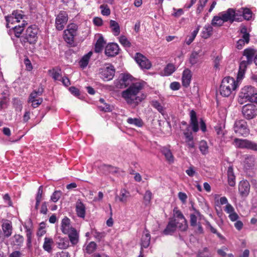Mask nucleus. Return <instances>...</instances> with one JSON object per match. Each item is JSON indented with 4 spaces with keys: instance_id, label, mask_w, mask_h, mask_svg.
<instances>
[{
    "instance_id": "f257e3e1",
    "label": "nucleus",
    "mask_w": 257,
    "mask_h": 257,
    "mask_svg": "<svg viewBox=\"0 0 257 257\" xmlns=\"http://www.w3.org/2000/svg\"><path fill=\"white\" fill-rule=\"evenodd\" d=\"M133 77L128 74H120L114 81V85L116 88L128 87L121 93L122 97L128 104L136 106L146 96L145 94L138 95L140 92L144 88L146 82L143 81L133 82Z\"/></svg>"
},
{
    "instance_id": "f03ea898",
    "label": "nucleus",
    "mask_w": 257,
    "mask_h": 257,
    "mask_svg": "<svg viewBox=\"0 0 257 257\" xmlns=\"http://www.w3.org/2000/svg\"><path fill=\"white\" fill-rule=\"evenodd\" d=\"M237 83L230 77H226L223 79L220 86L219 91L221 95L224 97L229 96L232 92L235 90Z\"/></svg>"
},
{
    "instance_id": "7ed1b4c3",
    "label": "nucleus",
    "mask_w": 257,
    "mask_h": 257,
    "mask_svg": "<svg viewBox=\"0 0 257 257\" xmlns=\"http://www.w3.org/2000/svg\"><path fill=\"white\" fill-rule=\"evenodd\" d=\"M233 129L235 133L239 136L246 137L249 134V129L247 122L244 119L236 120Z\"/></svg>"
},
{
    "instance_id": "20e7f679",
    "label": "nucleus",
    "mask_w": 257,
    "mask_h": 257,
    "mask_svg": "<svg viewBox=\"0 0 257 257\" xmlns=\"http://www.w3.org/2000/svg\"><path fill=\"white\" fill-rule=\"evenodd\" d=\"M78 26L75 24H70L68 25L67 29L64 31V39L69 44L74 42V38L77 35Z\"/></svg>"
},
{
    "instance_id": "39448f33",
    "label": "nucleus",
    "mask_w": 257,
    "mask_h": 257,
    "mask_svg": "<svg viewBox=\"0 0 257 257\" xmlns=\"http://www.w3.org/2000/svg\"><path fill=\"white\" fill-rule=\"evenodd\" d=\"M242 113L244 118L249 120L257 115L256 107L253 104H247L242 107Z\"/></svg>"
},
{
    "instance_id": "423d86ee",
    "label": "nucleus",
    "mask_w": 257,
    "mask_h": 257,
    "mask_svg": "<svg viewBox=\"0 0 257 257\" xmlns=\"http://www.w3.org/2000/svg\"><path fill=\"white\" fill-rule=\"evenodd\" d=\"M115 74V69L112 65H108L99 69V74L100 77L104 81L111 80Z\"/></svg>"
},
{
    "instance_id": "0eeeda50",
    "label": "nucleus",
    "mask_w": 257,
    "mask_h": 257,
    "mask_svg": "<svg viewBox=\"0 0 257 257\" xmlns=\"http://www.w3.org/2000/svg\"><path fill=\"white\" fill-rule=\"evenodd\" d=\"M38 29L35 25L29 27L25 34V38L30 43H35L37 40Z\"/></svg>"
},
{
    "instance_id": "6e6552de",
    "label": "nucleus",
    "mask_w": 257,
    "mask_h": 257,
    "mask_svg": "<svg viewBox=\"0 0 257 257\" xmlns=\"http://www.w3.org/2000/svg\"><path fill=\"white\" fill-rule=\"evenodd\" d=\"M68 21V15L65 11H61L57 16L55 20L56 28L58 31H61L64 28Z\"/></svg>"
},
{
    "instance_id": "1a4fd4ad",
    "label": "nucleus",
    "mask_w": 257,
    "mask_h": 257,
    "mask_svg": "<svg viewBox=\"0 0 257 257\" xmlns=\"http://www.w3.org/2000/svg\"><path fill=\"white\" fill-rule=\"evenodd\" d=\"M21 12V11H14L11 15L6 17L7 28H11V25H14L20 22V20L23 19L24 17Z\"/></svg>"
},
{
    "instance_id": "9d476101",
    "label": "nucleus",
    "mask_w": 257,
    "mask_h": 257,
    "mask_svg": "<svg viewBox=\"0 0 257 257\" xmlns=\"http://www.w3.org/2000/svg\"><path fill=\"white\" fill-rule=\"evenodd\" d=\"M135 60L142 69H149L152 66L149 60L144 55L140 53H137Z\"/></svg>"
},
{
    "instance_id": "9b49d317",
    "label": "nucleus",
    "mask_w": 257,
    "mask_h": 257,
    "mask_svg": "<svg viewBox=\"0 0 257 257\" xmlns=\"http://www.w3.org/2000/svg\"><path fill=\"white\" fill-rule=\"evenodd\" d=\"M255 88L251 86H245L241 89L239 97L242 99L249 100L252 95L254 94Z\"/></svg>"
},
{
    "instance_id": "f8f14e48",
    "label": "nucleus",
    "mask_w": 257,
    "mask_h": 257,
    "mask_svg": "<svg viewBox=\"0 0 257 257\" xmlns=\"http://www.w3.org/2000/svg\"><path fill=\"white\" fill-rule=\"evenodd\" d=\"M250 184L246 180L241 181L238 185V191L242 197H246L249 193Z\"/></svg>"
},
{
    "instance_id": "ddd939ff",
    "label": "nucleus",
    "mask_w": 257,
    "mask_h": 257,
    "mask_svg": "<svg viewBox=\"0 0 257 257\" xmlns=\"http://www.w3.org/2000/svg\"><path fill=\"white\" fill-rule=\"evenodd\" d=\"M223 21L225 22H233L235 20V17L238 16V13L232 9H229L227 11L219 14Z\"/></svg>"
},
{
    "instance_id": "4468645a",
    "label": "nucleus",
    "mask_w": 257,
    "mask_h": 257,
    "mask_svg": "<svg viewBox=\"0 0 257 257\" xmlns=\"http://www.w3.org/2000/svg\"><path fill=\"white\" fill-rule=\"evenodd\" d=\"M119 47L116 43L108 44L105 47V54L109 57H113L118 54Z\"/></svg>"
},
{
    "instance_id": "2eb2a0df",
    "label": "nucleus",
    "mask_w": 257,
    "mask_h": 257,
    "mask_svg": "<svg viewBox=\"0 0 257 257\" xmlns=\"http://www.w3.org/2000/svg\"><path fill=\"white\" fill-rule=\"evenodd\" d=\"M75 228L71 225V221L67 217H65L61 221V229L62 232L66 234L68 233L71 230Z\"/></svg>"
},
{
    "instance_id": "dca6fc26",
    "label": "nucleus",
    "mask_w": 257,
    "mask_h": 257,
    "mask_svg": "<svg viewBox=\"0 0 257 257\" xmlns=\"http://www.w3.org/2000/svg\"><path fill=\"white\" fill-rule=\"evenodd\" d=\"M190 126L192 127V131L196 133L199 130L198 122L196 112L192 110L190 112Z\"/></svg>"
},
{
    "instance_id": "f3484780",
    "label": "nucleus",
    "mask_w": 257,
    "mask_h": 257,
    "mask_svg": "<svg viewBox=\"0 0 257 257\" xmlns=\"http://www.w3.org/2000/svg\"><path fill=\"white\" fill-rule=\"evenodd\" d=\"M250 64L251 63L246 60H242L240 62L237 76V81H240L243 78L247 66Z\"/></svg>"
},
{
    "instance_id": "a211bd4d",
    "label": "nucleus",
    "mask_w": 257,
    "mask_h": 257,
    "mask_svg": "<svg viewBox=\"0 0 257 257\" xmlns=\"http://www.w3.org/2000/svg\"><path fill=\"white\" fill-rule=\"evenodd\" d=\"M255 165V157L253 156L246 155L245 157L243 166L246 170L253 169Z\"/></svg>"
},
{
    "instance_id": "6ab92c4d",
    "label": "nucleus",
    "mask_w": 257,
    "mask_h": 257,
    "mask_svg": "<svg viewBox=\"0 0 257 257\" xmlns=\"http://www.w3.org/2000/svg\"><path fill=\"white\" fill-rule=\"evenodd\" d=\"M151 235L149 231L145 229L141 237V250L143 251V248H146L149 247L150 244Z\"/></svg>"
},
{
    "instance_id": "aec40b11",
    "label": "nucleus",
    "mask_w": 257,
    "mask_h": 257,
    "mask_svg": "<svg viewBox=\"0 0 257 257\" xmlns=\"http://www.w3.org/2000/svg\"><path fill=\"white\" fill-rule=\"evenodd\" d=\"M130 197V192L124 189H122L120 191L119 195H116L115 196V200L116 201H119L121 203L125 204Z\"/></svg>"
},
{
    "instance_id": "412c9836",
    "label": "nucleus",
    "mask_w": 257,
    "mask_h": 257,
    "mask_svg": "<svg viewBox=\"0 0 257 257\" xmlns=\"http://www.w3.org/2000/svg\"><path fill=\"white\" fill-rule=\"evenodd\" d=\"M192 74L191 71L188 69H185L183 72L182 81V85L185 87H188L191 82Z\"/></svg>"
},
{
    "instance_id": "4be33fe9",
    "label": "nucleus",
    "mask_w": 257,
    "mask_h": 257,
    "mask_svg": "<svg viewBox=\"0 0 257 257\" xmlns=\"http://www.w3.org/2000/svg\"><path fill=\"white\" fill-rule=\"evenodd\" d=\"M75 207L77 216L84 218L85 216V206L84 204L78 200L76 203Z\"/></svg>"
},
{
    "instance_id": "5701e85b",
    "label": "nucleus",
    "mask_w": 257,
    "mask_h": 257,
    "mask_svg": "<svg viewBox=\"0 0 257 257\" xmlns=\"http://www.w3.org/2000/svg\"><path fill=\"white\" fill-rule=\"evenodd\" d=\"M2 229L6 237H10L12 234L13 227L12 222L7 221L2 224Z\"/></svg>"
},
{
    "instance_id": "b1692460",
    "label": "nucleus",
    "mask_w": 257,
    "mask_h": 257,
    "mask_svg": "<svg viewBox=\"0 0 257 257\" xmlns=\"http://www.w3.org/2000/svg\"><path fill=\"white\" fill-rule=\"evenodd\" d=\"M176 229V220L173 219L170 220L166 228L163 231V233L165 235L172 234Z\"/></svg>"
},
{
    "instance_id": "393cba45",
    "label": "nucleus",
    "mask_w": 257,
    "mask_h": 257,
    "mask_svg": "<svg viewBox=\"0 0 257 257\" xmlns=\"http://www.w3.org/2000/svg\"><path fill=\"white\" fill-rule=\"evenodd\" d=\"M228 183L230 186H234L235 185V176L232 166L228 168L227 171Z\"/></svg>"
},
{
    "instance_id": "a878e982",
    "label": "nucleus",
    "mask_w": 257,
    "mask_h": 257,
    "mask_svg": "<svg viewBox=\"0 0 257 257\" xmlns=\"http://www.w3.org/2000/svg\"><path fill=\"white\" fill-rule=\"evenodd\" d=\"M68 235L70 241L73 244H76L79 241V233L75 228L71 230L68 233H67Z\"/></svg>"
},
{
    "instance_id": "bb28decb",
    "label": "nucleus",
    "mask_w": 257,
    "mask_h": 257,
    "mask_svg": "<svg viewBox=\"0 0 257 257\" xmlns=\"http://www.w3.org/2000/svg\"><path fill=\"white\" fill-rule=\"evenodd\" d=\"M238 16H242L244 19L249 20L252 17L251 11L247 8H241L237 11Z\"/></svg>"
},
{
    "instance_id": "cd10ccee",
    "label": "nucleus",
    "mask_w": 257,
    "mask_h": 257,
    "mask_svg": "<svg viewBox=\"0 0 257 257\" xmlns=\"http://www.w3.org/2000/svg\"><path fill=\"white\" fill-rule=\"evenodd\" d=\"M100 170L105 175L113 174L117 172V169L115 167L105 164L102 165L100 166Z\"/></svg>"
},
{
    "instance_id": "c85d7f7f",
    "label": "nucleus",
    "mask_w": 257,
    "mask_h": 257,
    "mask_svg": "<svg viewBox=\"0 0 257 257\" xmlns=\"http://www.w3.org/2000/svg\"><path fill=\"white\" fill-rule=\"evenodd\" d=\"M49 73L54 80H61V70L59 68L56 67L52 70H49Z\"/></svg>"
},
{
    "instance_id": "c756f323",
    "label": "nucleus",
    "mask_w": 257,
    "mask_h": 257,
    "mask_svg": "<svg viewBox=\"0 0 257 257\" xmlns=\"http://www.w3.org/2000/svg\"><path fill=\"white\" fill-rule=\"evenodd\" d=\"M212 31L213 28L212 26L209 24L206 25L203 28L202 37L204 39L208 38L212 35Z\"/></svg>"
},
{
    "instance_id": "7c9ffc66",
    "label": "nucleus",
    "mask_w": 257,
    "mask_h": 257,
    "mask_svg": "<svg viewBox=\"0 0 257 257\" xmlns=\"http://www.w3.org/2000/svg\"><path fill=\"white\" fill-rule=\"evenodd\" d=\"M109 26L113 34L115 36H118L120 33V27L118 23L114 20H110Z\"/></svg>"
},
{
    "instance_id": "2f4dec72",
    "label": "nucleus",
    "mask_w": 257,
    "mask_h": 257,
    "mask_svg": "<svg viewBox=\"0 0 257 257\" xmlns=\"http://www.w3.org/2000/svg\"><path fill=\"white\" fill-rule=\"evenodd\" d=\"M255 53V51L254 49L248 48L244 50L243 55L246 57V60L251 63Z\"/></svg>"
},
{
    "instance_id": "473e14b6",
    "label": "nucleus",
    "mask_w": 257,
    "mask_h": 257,
    "mask_svg": "<svg viewBox=\"0 0 257 257\" xmlns=\"http://www.w3.org/2000/svg\"><path fill=\"white\" fill-rule=\"evenodd\" d=\"M201 51L200 50L198 51H193L191 53L189 61L192 65L197 64L199 61V57L202 55Z\"/></svg>"
},
{
    "instance_id": "72a5a7b5",
    "label": "nucleus",
    "mask_w": 257,
    "mask_h": 257,
    "mask_svg": "<svg viewBox=\"0 0 257 257\" xmlns=\"http://www.w3.org/2000/svg\"><path fill=\"white\" fill-rule=\"evenodd\" d=\"M92 55V52H89L82 57L79 61V65L81 68H84L87 66Z\"/></svg>"
},
{
    "instance_id": "f704fd0d",
    "label": "nucleus",
    "mask_w": 257,
    "mask_h": 257,
    "mask_svg": "<svg viewBox=\"0 0 257 257\" xmlns=\"http://www.w3.org/2000/svg\"><path fill=\"white\" fill-rule=\"evenodd\" d=\"M248 140L246 139H239L235 138L233 144L237 148L240 149H246L247 143Z\"/></svg>"
},
{
    "instance_id": "c9c22d12",
    "label": "nucleus",
    "mask_w": 257,
    "mask_h": 257,
    "mask_svg": "<svg viewBox=\"0 0 257 257\" xmlns=\"http://www.w3.org/2000/svg\"><path fill=\"white\" fill-rule=\"evenodd\" d=\"M27 24L26 22L23 21L21 25H16L14 27H12V28L14 30L15 35L17 37H19L24 30L25 26Z\"/></svg>"
},
{
    "instance_id": "e433bc0d",
    "label": "nucleus",
    "mask_w": 257,
    "mask_h": 257,
    "mask_svg": "<svg viewBox=\"0 0 257 257\" xmlns=\"http://www.w3.org/2000/svg\"><path fill=\"white\" fill-rule=\"evenodd\" d=\"M240 33L241 35L240 39H243L244 42H246V44L248 43L249 41V34L245 26H241L240 27Z\"/></svg>"
},
{
    "instance_id": "4c0bfd02",
    "label": "nucleus",
    "mask_w": 257,
    "mask_h": 257,
    "mask_svg": "<svg viewBox=\"0 0 257 257\" xmlns=\"http://www.w3.org/2000/svg\"><path fill=\"white\" fill-rule=\"evenodd\" d=\"M161 151L169 163H173L174 162V157L169 149L164 147L162 149Z\"/></svg>"
},
{
    "instance_id": "58836bf2",
    "label": "nucleus",
    "mask_w": 257,
    "mask_h": 257,
    "mask_svg": "<svg viewBox=\"0 0 257 257\" xmlns=\"http://www.w3.org/2000/svg\"><path fill=\"white\" fill-rule=\"evenodd\" d=\"M199 148L202 155H205L208 153L209 148L207 143L205 141L202 140L199 142Z\"/></svg>"
},
{
    "instance_id": "ea45409f",
    "label": "nucleus",
    "mask_w": 257,
    "mask_h": 257,
    "mask_svg": "<svg viewBox=\"0 0 257 257\" xmlns=\"http://www.w3.org/2000/svg\"><path fill=\"white\" fill-rule=\"evenodd\" d=\"M53 243L52 239L45 237L43 244V248L45 250L50 252L52 250V244Z\"/></svg>"
},
{
    "instance_id": "a19ab883",
    "label": "nucleus",
    "mask_w": 257,
    "mask_h": 257,
    "mask_svg": "<svg viewBox=\"0 0 257 257\" xmlns=\"http://www.w3.org/2000/svg\"><path fill=\"white\" fill-rule=\"evenodd\" d=\"M57 245L60 249H66L69 246V241L66 238H59Z\"/></svg>"
},
{
    "instance_id": "79ce46f5",
    "label": "nucleus",
    "mask_w": 257,
    "mask_h": 257,
    "mask_svg": "<svg viewBox=\"0 0 257 257\" xmlns=\"http://www.w3.org/2000/svg\"><path fill=\"white\" fill-rule=\"evenodd\" d=\"M105 42L102 37H100L97 40L95 47V51L96 52L99 53L101 52L105 44Z\"/></svg>"
},
{
    "instance_id": "37998d69",
    "label": "nucleus",
    "mask_w": 257,
    "mask_h": 257,
    "mask_svg": "<svg viewBox=\"0 0 257 257\" xmlns=\"http://www.w3.org/2000/svg\"><path fill=\"white\" fill-rule=\"evenodd\" d=\"M176 228L181 231H185L188 228V224L186 219L180 220L179 222H176Z\"/></svg>"
},
{
    "instance_id": "c03bdc74",
    "label": "nucleus",
    "mask_w": 257,
    "mask_h": 257,
    "mask_svg": "<svg viewBox=\"0 0 257 257\" xmlns=\"http://www.w3.org/2000/svg\"><path fill=\"white\" fill-rule=\"evenodd\" d=\"M43 92V88L39 87L37 90H34L30 94L29 101L34 99H38V97L42 95Z\"/></svg>"
},
{
    "instance_id": "a18cd8bd",
    "label": "nucleus",
    "mask_w": 257,
    "mask_h": 257,
    "mask_svg": "<svg viewBox=\"0 0 257 257\" xmlns=\"http://www.w3.org/2000/svg\"><path fill=\"white\" fill-rule=\"evenodd\" d=\"M224 21L221 16H214L212 20L211 25L214 27L221 26L223 25Z\"/></svg>"
},
{
    "instance_id": "49530a36",
    "label": "nucleus",
    "mask_w": 257,
    "mask_h": 257,
    "mask_svg": "<svg viewBox=\"0 0 257 257\" xmlns=\"http://www.w3.org/2000/svg\"><path fill=\"white\" fill-rule=\"evenodd\" d=\"M12 239L13 244L14 245L21 246L24 242V237L19 234L15 235Z\"/></svg>"
},
{
    "instance_id": "de8ad7c7",
    "label": "nucleus",
    "mask_w": 257,
    "mask_h": 257,
    "mask_svg": "<svg viewBox=\"0 0 257 257\" xmlns=\"http://www.w3.org/2000/svg\"><path fill=\"white\" fill-rule=\"evenodd\" d=\"M127 122L131 124H133L135 126L141 127L143 125V121L141 119L137 118H131L129 117L127 119Z\"/></svg>"
},
{
    "instance_id": "09e8293b",
    "label": "nucleus",
    "mask_w": 257,
    "mask_h": 257,
    "mask_svg": "<svg viewBox=\"0 0 257 257\" xmlns=\"http://www.w3.org/2000/svg\"><path fill=\"white\" fill-rule=\"evenodd\" d=\"M176 68L172 64H168L164 69V73L166 75H170L175 71Z\"/></svg>"
},
{
    "instance_id": "8fccbe9b",
    "label": "nucleus",
    "mask_w": 257,
    "mask_h": 257,
    "mask_svg": "<svg viewBox=\"0 0 257 257\" xmlns=\"http://www.w3.org/2000/svg\"><path fill=\"white\" fill-rule=\"evenodd\" d=\"M198 257H212L210 252L207 247H204L202 250L199 251Z\"/></svg>"
},
{
    "instance_id": "3c124183",
    "label": "nucleus",
    "mask_w": 257,
    "mask_h": 257,
    "mask_svg": "<svg viewBox=\"0 0 257 257\" xmlns=\"http://www.w3.org/2000/svg\"><path fill=\"white\" fill-rule=\"evenodd\" d=\"M62 195V192L60 191H55L51 196V200L53 202H57Z\"/></svg>"
},
{
    "instance_id": "603ef678",
    "label": "nucleus",
    "mask_w": 257,
    "mask_h": 257,
    "mask_svg": "<svg viewBox=\"0 0 257 257\" xmlns=\"http://www.w3.org/2000/svg\"><path fill=\"white\" fill-rule=\"evenodd\" d=\"M96 248V244L93 242H90L86 246V252L88 253H92Z\"/></svg>"
},
{
    "instance_id": "864d4df0",
    "label": "nucleus",
    "mask_w": 257,
    "mask_h": 257,
    "mask_svg": "<svg viewBox=\"0 0 257 257\" xmlns=\"http://www.w3.org/2000/svg\"><path fill=\"white\" fill-rule=\"evenodd\" d=\"M119 41L124 47H130L131 46V43L124 36H121L119 38Z\"/></svg>"
},
{
    "instance_id": "5fc2aeb1",
    "label": "nucleus",
    "mask_w": 257,
    "mask_h": 257,
    "mask_svg": "<svg viewBox=\"0 0 257 257\" xmlns=\"http://www.w3.org/2000/svg\"><path fill=\"white\" fill-rule=\"evenodd\" d=\"M101 13L103 16H108L110 14V10L107 5H102L100 6Z\"/></svg>"
},
{
    "instance_id": "6e6d98bb",
    "label": "nucleus",
    "mask_w": 257,
    "mask_h": 257,
    "mask_svg": "<svg viewBox=\"0 0 257 257\" xmlns=\"http://www.w3.org/2000/svg\"><path fill=\"white\" fill-rule=\"evenodd\" d=\"M208 0H199L198 6L196 10L197 14H200L206 5Z\"/></svg>"
},
{
    "instance_id": "4d7b16f0",
    "label": "nucleus",
    "mask_w": 257,
    "mask_h": 257,
    "mask_svg": "<svg viewBox=\"0 0 257 257\" xmlns=\"http://www.w3.org/2000/svg\"><path fill=\"white\" fill-rule=\"evenodd\" d=\"M173 213L174 215L176 217L179 218L181 220L186 219L182 213L177 207L174 208L173 209Z\"/></svg>"
},
{
    "instance_id": "13d9d810",
    "label": "nucleus",
    "mask_w": 257,
    "mask_h": 257,
    "mask_svg": "<svg viewBox=\"0 0 257 257\" xmlns=\"http://www.w3.org/2000/svg\"><path fill=\"white\" fill-rule=\"evenodd\" d=\"M246 149H249V150H252L254 151H257V144L253 142L248 140L247 143Z\"/></svg>"
},
{
    "instance_id": "bf43d9fd",
    "label": "nucleus",
    "mask_w": 257,
    "mask_h": 257,
    "mask_svg": "<svg viewBox=\"0 0 257 257\" xmlns=\"http://www.w3.org/2000/svg\"><path fill=\"white\" fill-rule=\"evenodd\" d=\"M99 101L103 104V106H100V107H101V109L103 111H110L111 110L110 106L108 104L105 103L104 100L103 98H100L99 99Z\"/></svg>"
},
{
    "instance_id": "052dcab7",
    "label": "nucleus",
    "mask_w": 257,
    "mask_h": 257,
    "mask_svg": "<svg viewBox=\"0 0 257 257\" xmlns=\"http://www.w3.org/2000/svg\"><path fill=\"white\" fill-rule=\"evenodd\" d=\"M43 101L42 98H38V99H34L31 101H29V102L32 103V105L34 108L37 107L39 105L41 104Z\"/></svg>"
},
{
    "instance_id": "680f3d73",
    "label": "nucleus",
    "mask_w": 257,
    "mask_h": 257,
    "mask_svg": "<svg viewBox=\"0 0 257 257\" xmlns=\"http://www.w3.org/2000/svg\"><path fill=\"white\" fill-rule=\"evenodd\" d=\"M93 234L94 237L98 240H100L105 236V233L104 232H99L96 230L93 232Z\"/></svg>"
},
{
    "instance_id": "e2e57ef3",
    "label": "nucleus",
    "mask_w": 257,
    "mask_h": 257,
    "mask_svg": "<svg viewBox=\"0 0 257 257\" xmlns=\"http://www.w3.org/2000/svg\"><path fill=\"white\" fill-rule=\"evenodd\" d=\"M173 10L174 11V13L172 14V15L176 18L179 17L184 13L183 10L182 9H179L177 10L175 8H173Z\"/></svg>"
},
{
    "instance_id": "0e129e2a",
    "label": "nucleus",
    "mask_w": 257,
    "mask_h": 257,
    "mask_svg": "<svg viewBox=\"0 0 257 257\" xmlns=\"http://www.w3.org/2000/svg\"><path fill=\"white\" fill-rule=\"evenodd\" d=\"M197 218L196 216L194 214L190 215V225L191 226L194 227L197 225Z\"/></svg>"
},
{
    "instance_id": "69168bd1",
    "label": "nucleus",
    "mask_w": 257,
    "mask_h": 257,
    "mask_svg": "<svg viewBox=\"0 0 257 257\" xmlns=\"http://www.w3.org/2000/svg\"><path fill=\"white\" fill-rule=\"evenodd\" d=\"M152 198V193L150 190H147L145 193L144 199L146 201L150 202Z\"/></svg>"
},
{
    "instance_id": "338daca9",
    "label": "nucleus",
    "mask_w": 257,
    "mask_h": 257,
    "mask_svg": "<svg viewBox=\"0 0 257 257\" xmlns=\"http://www.w3.org/2000/svg\"><path fill=\"white\" fill-rule=\"evenodd\" d=\"M153 106L156 108L160 112L163 113L164 109L163 106L161 105V104L156 101L153 102Z\"/></svg>"
},
{
    "instance_id": "774afa93",
    "label": "nucleus",
    "mask_w": 257,
    "mask_h": 257,
    "mask_svg": "<svg viewBox=\"0 0 257 257\" xmlns=\"http://www.w3.org/2000/svg\"><path fill=\"white\" fill-rule=\"evenodd\" d=\"M221 58L219 56H217L215 58L213 61L214 68L216 69H219L220 62L221 61Z\"/></svg>"
}]
</instances>
